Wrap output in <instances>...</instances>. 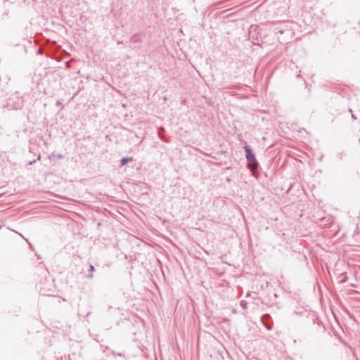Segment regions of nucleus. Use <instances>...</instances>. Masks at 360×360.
I'll return each instance as SVG.
<instances>
[{
    "label": "nucleus",
    "instance_id": "nucleus-1",
    "mask_svg": "<svg viewBox=\"0 0 360 360\" xmlns=\"http://www.w3.org/2000/svg\"><path fill=\"white\" fill-rule=\"evenodd\" d=\"M243 148L245 152V158L248 162V167H250L251 169L257 170L259 167V164L257 160L255 155L253 153L252 150L246 143L245 144V146Z\"/></svg>",
    "mask_w": 360,
    "mask_h": 360
},
{
    "label": "nucleus",
    "instance_id": "nucleus-2",
    "mask_svg": "<svg viewBox=\"0 0 360 360\" xmlns=\"http://www.w3.org/2000/svg\"><path fill=\"white\" fill-rule=\"evenodd\" d=\"M23 104L22 99L17 95H13L8 98L6 101V105L10 109H20L22 108Z\"/></svg>",
    "mask_w": 360,
    "mask_h": 360
},
{
    "label": "nucleus",
    "instance_id": "nucleus-3",
    "mask_svg": "<svg viewBox=\"0 0 360 360\" xmlns=\"http://www.w3.org/2000/svg\"><path fill=\"white\" fill-rule=\"evenodd\" d=\"M261 321L264 324V326L268 330H271L272 327L271 318L269 314H264L261 317Z\"/></svg>",
    "mask_w": 360,
    "mask_h": 360
},
{
    "label": "nucleus",
    "instance_id": "nucleus-4",
    "mask_svg": "<svg viewBox=\"0 0 360 360\" xmlns=\"http://www.w3.org/2000/svg\"><path fill=\"white\" fill-rule=\"evenodd\" d=\"M51 285L52 282L51 281H49L46 285H44L43 283L40 282L39 284V288H40V291L45 294L48 293V292L51 290Z\"/></svg>",
    "mask_w": 360,
    "mask_h": 360
},
{
    "label": "nucleus",
    "instance_id": "nucleus-5",
    "mask_svg": "<svg viewBox=\"0 0 360 360\" xmlns=\"http://www.w3.org/2000/svg\"><path fill=\"white\" fill-rule=\"evenodd\" d=\"M142 34L141 33H136L133 34L130 37V41L132 43H137L141 41Z\"/></svg>",
    "mask_w": 360,
    "mask_h": 360
},
{
    "label": "nucleus",
    "instance_id": "nucleus-6",
    "mask_svg": "<svg viewBox=\"0 0 360 360\" xmlns=\"http://www.w3.org/2000/svg\"><path fill=\"white\" fill-rule=\"evenodd\" d=\"M95 271V268L93 264L89 265L88 272L86 274L85 277L88 279H92L94 278V271Z\"/></svg>",
    "mask_w": 360,
    "mask_h": 360
},
{
    "label": "nucleus",
    "instance_id": "nucleus-7",
    "mask_svg": "<svg viewBox=\"0 0 360 360\" xmlns=\"http://www.w3.org/2000/svg\"><path fill=\"white\" fill-rule=\"evenodd\" d=\"M46 46L50 49H54V50H56L58 47V45L56 44V41H51L50 39H47V41H46Z\"/></svg>",
    "mask_w": 360,
    "mask_h": 360
},
{
    "label": "nucleus",
    "instance_id": "nucleus-8",
    "mask_svg": "<svg viewBox=\"0 0 360 360\" xmlns=\"http://www.w3.org/2000/svg\"><path fill=\"white\" fill-rule=\"evenodd\" d=\"M133 161V158L132 157H125V158H122L121 160H120V167H123L125 165H127L128 162H131Z\"/></svg>",
    "mask_w": 360,
    "mask_h": 360
},
{
    "label": "nucleus",
    "instance_id": "nucleus-9",
    "mask_svg": "<svg viewBox=\"0 0 360 360\" xmlns=\"http://www.w3.org/2000/svg\"><path fill=\"white\" fill-rule=\"evenodd\" d=\"M240 305L243 309H247L248 308V302L245 300H241Z\"/></svg>",
    "mask_w": 360,
    "mask_h": 360
},
{
    "label": "nucleus",
    "instance_id": "nucleus-10",
    "mask_svg": "<svg viewBox=\"0 0 360 360\" xmlns=\"http://www.w3.org/2000/svg\"><path fill=\"white\" fill-rule=\"evenodd\" d=\"M274 31L276 33H279V34H283V32H284V31L283 30H279L278 28H275Z\"/></svg>",
    "mask_w": 360,
    "mask_h": 360
},
{
    "label": "nucleus",
    "instance_id": "nucleus-11",
    "mask_svg": "<svg viewBox=\"0 0 360 360\" xmlns=\"http://www.w3.org/2000/svg\"><path fill=\"white\" fill-rule=\"evenodd\" d=\"M37 53V54H40V55L43 54L44 51H43L42 48H39Z\"/></svg>",
    "mask_w": 360,
    "mask_h": 360
},
{
    "label": "nucleus",
    "instance_id": "nucleus-12",
    "mask_svg": "<svg viewBox=\"0 0 360 360\" xmlns=\"http://www.w3.org/2000/svg\"><path fill=\"white\" fill-rule=\"evenodd\" d=\"M35 162H36V160H34L32 161H30L28 164H29V165H32Z\"/></svg>",
    "mask_w": 360,
    "mask_h": 360
},
{
    "label": "nucleus",
    "instance_id": "nucleus-13",
    "mask_svg": "<svg viewBox=\"0 0 360 360\" xmlns=\"http://www.w3.org/2000/svg\"><path fill=\"white\" fill-rule=\"evenodd\" d=\"M269 285V282H266V283L264 284V286H266V288H267Z\"/></svg>",
    "mask_w": 360,
    "mask_h": 360
},
{
    "label": "nucleus",
    "instance_id": "nucleus-14",
    "mask_svg": "<svg viewBox=\"0 0 360 360\" xmlns=\"http://www.w3.org/2000/svg\"><path fill=\"white\" fill-rule=\"evenodd\" d=\"M352 119H354V120L356 119V117L354 114H352Z\"/></svg>",
    "mask_w": 360,
    "mask_h": 360
},
{
    "label": "nucleus",
    "instance_id": "nucleus-15",
    "mask_svg": "<svg viewBox=\"0 0 360 360\" xmlns=\"http://www.w3.org/2000/svg\"><path fill=\"white\" fill-rule=\"evenodd\" d=\"M249 296H250V292H248L247 293V295H246V297H249Z\"/></svg>",
    "mask_w": 360,
    "mask_h": 360
},
{
    "label": "nucleus",
    "instance_id": "nucleus-16",
    "mask_svg": "<svg viewBox=\"0 0 360 360\" xmlns=\"http://www.w3.org/2000/svg\"><path fill=\"white\" fill-rule=\"evenodd\" d=\"M40 158H41V155H38V157H37V160H40Z\"/></svg>",
    "mask_w": 360,
    "mask_h": 360
},
{
    "label": "nucleus",
    "instance_id": "nucleus-17",
    "mask_svg": "<svg viewBox=\"0 0 360 360\" xmlns=\"http://www.w3.org/2000/svg\"><path fill=\"white\" fill-rule=\"evenodd\" d=\"M297 78L301 77V75H300V74H298V75H297Z\"/></svg>",
    "mask_w": 360,
    "mask_h": 360
},
{
    "label": "nucleus",
    "instance_id": "nucleus-18",
    "mask_svg": "<svg viewBox=\"0 0 360 360\" xmlns=\"http://www.w3.org/2000/svg\"><path fill=\"white\" fill-rule=\"evenodd\" d=\"M57 104H58V105H60V101H58V102H57Z\"/></svg>",
    "mask_w": 360,
    "mask_h": 360
},
{
    "label": "nucleus",
    "instance_id": "nucleus-19",
    "mask_svg": "<svg viewBox=\"0 0 360 360\" xmlns=\"http://www.w3.org/2000/svg\"><path fill=\"white\" fill-rule=\"evenodd\" d=\"M58 158H62V155H58Z\"/></svg>",
    "mask_w": 360,
    "mask_h": 360
}]
</instances>
